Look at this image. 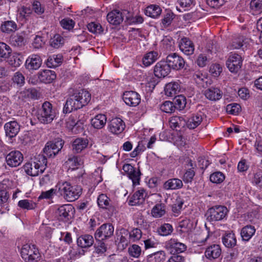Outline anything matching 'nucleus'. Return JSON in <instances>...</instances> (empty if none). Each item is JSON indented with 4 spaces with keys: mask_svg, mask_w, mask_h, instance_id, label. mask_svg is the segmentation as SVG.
Instances as JSON below:
<instances>
[{
    "mask_svg": "<svg viewBox=\"0 0 262 262\" xmlns=\"http://www.w3.org/2000/svg\"><path fill=\"white\" fill-rule=\"evenodd\" d=\"M91 99V94L85 90L75 92L67 100L63 112L69 113L86 105Z\"/></svg>",
    "mask_w": 262,
    "mask_h": 262,
    "instance_id": "obj_1",
    "label": "nucleus"
},
{
    "mask_svg": "<svg viewBox=\"0 0 262 262\" xmlns=\"http://www.w3.org/2000/svg\"><path fill=\"white\" fill-rule=\"evenodd\" d=\"M57 192L68 202L77 200L81 195L82 189L80 186L72 185L69 182L61 181L56 185Z\"/></svg>",
    "mask_w": 262,
    "mask_h": 262,
    "instance_id": "obj_2",
    "label": "nucleus"
},
{
    "mask_svg": "<svg viewBox=\"0 0 262 262\" xmlns=\"http://www.w3.org/2000/svg\"><path fill=\"white\" fill-rule=\"evenodd\" d=\"M20 254L25 262H38L41 258L38 249L35 245L30 244H26L22 246Z\"/></svg>",
    "mask_w": 262,
    "mask_h": 262,
    "instance_id": "obj_3",
    "label": "nucleus"
},
{
    "mask_svg": "<svg viewBox=\"0 0 262 262\" xmlns=\"http://www.w3.org/2000/svg\"><path fill=\"white\" fill-rule=\"evenodd\" d=\"M56 116L55 111L53 108L52 105L49 102H45L41 108L38 111L37 118L43 124L51 123Z\"/></svg>",
    "mask_w": 262,
    "mask_h": 262,
    "instance_id": "obj_4",
    "label": "nucleus"
},
{
    "mask_svg": "<svg viewBox=\"0 0 262 262\" xmlns=\"http://www.w3.org/2000/svg\"><path fill=\"white\" fill-rule=\"evenodd\" d=\"M228 212L227 208L224 206H215L207 212L208 220L210 221H220L226 218Z\"/></svg>",
    "mask_w": 262,
    "mask_h": 262,
    "instance_id": "obj_5",
    "label": "nucleus"
},
{
    "mask_svg": "<svg viewBox=\"0 0 262 262\" xmlns=\"http://www.w3.org/2000/svg\"><path fill=\"white\" fill-rule=\"evenodd\" d=\"M242 63L243 58L240 55L234 52L229 53L226 64L231 72L237 73L242 68Z\"/></svg>",
    "mask_w": 262,
    "mask_h": 262,
    "instance_id": "obj_6",
    "label": "nucleus"
},
{
    "mask_svg": "<svg viewBox=\"0 0 262 262\" xmlns=\"http://www.w3.org/2000/svg\"><path fill=\"white\" fill-rule=\"evenodd\" d=\"M63 145V142L61 139L48 142L43 148L44 155L48 158L55 157L62 148Z\"/></svg>",
    "mask_w": 262,
    "mask_h": 262,
    "instance_id": "obj_7",
    "label": "nucleus"
},
{
    "mask_svg": "<svg viewBox=\"0 0 262 262\" xmlns=\"http://www.w3.org/2000/svg\"><path fill=\"white\" fill-rule=\"evenodd\" d=\"M74 212V208L71 204H65L56 209L55 215L59 221H67L71 217Z\"/></svg>",
    "mask_w": 262,
    "mask_h": 262,
    "instance_id": "obj_8",
    "label": "nucleus"
},
{
    "mask_svg": "<svg viewBox=\"0 0 262 262\" xmlns=\"http://www.w3.org/2000/svg\"><path fill=\"white\" fill-rule=\"evenodd\" d=\"M114 230V227L112 224H104L96 230L95 238L98 241L105 239L113 234Z\"/></svg>",
    "mask_w": 262,
    "mask_h": 262,
    "instance_id": "obj_9",
    "label": "nucleus"
},
{
    "mask_svg": "<svg viewBox=\"0 0 262 262\" xmlns=\"http://www.w3.org/2000/svg\"><path fill=\"white\" fill-rule=\"evenodd\" d=\"M166 62L169 68L175 70L183 69L185 65L184 59L176 53H172L166 57Z\"/></svg>",
    "mask_w": 262,
    "mask_h": 262,
    "instance_id": "obj_10",
    "label": "nucleus"
},
{
    "mask_svg": "<svg viewBox=\"0 0 262 262\" xmlns=\"http://www.w3.org/2000/svg\"><path fill=\"white\" fill-rule=\"evenodd\" d=\"M165 247L170 253H182L187 248L184 244L179 242L177 239L172 238L165 242Z\"/></svg>",
    "mask_w": 262,
    "mask_h": 262,
    "instance_id": "obj_11",
    "label": "nucleus"
},
{
    "mask_svg": "<svg viewBox=\"0 0 262 262\" xmlns=\"http://www.w3.org/2000/svg\"><path fill=\"white\" fill-rule=\"evenodd\" d=\"M24 157L18 150H13L10 152L6 157L7 164L11 167L19 166L23 162Z\"/></svg>",
    "mask_w": 262,
    "mask_h": 262,
    "instance_id": "obj_12",
    "label": "nucleus"
},
{
    "mask_svg": "<svg viewBox=\"0 0 262 262\" xmlns=\"http://www.w3.org/2000/svg\"><path fill=\"white\" fill-rule=\"evenodd\" d=\"M123 100L129 106H136L141 101L140 95L135 91H126L123 93Z\"/></svg>",
    "mask_w": 262,
    "mask_h": 262,
    "instance_id": "obj_13",
    "label": "nucleus"
},
{
    "mask_svg": "<svg viewBox=\"0 0 262 262\" xmlns=\"http://www.w3.org/2000/svg\"><path fill=\"white\" fill-rule=\"evenodd\" d=\"M108 129L112 134L119 135L125 127V123L119 118L112 119L108 124Z\"/></svg>",
    "mask_w": 262,
    "mask_h": 262,
    "instance_id": "obj_14",
    "label": "nucleus"
},
{
    "mask_svg": "<svg viewBox=\"0 0 262 262\" xmlns=\"http://www.w3.org/2000/svg\"><path fill=\"white\" fill-rule=\"evenodd\" d=\"M171 69L166 61H160L155 66L154 74L157 77H165L170 72Z\"/></svg>",
    "mask_w": 262,
    "mask_h": 262,
    "instance_id": "obj_15",
    "label": "nucleus"
},
{
    "mask_svg": "<svg viewBox=\"0 0 262 262\" xmlns=\"http://www.w3.org/2000/svg\"><path fill=\"white\" fill-rule=\"evenodd\" d=\"M6 135L9 138L15 137L20 130V125L16 121L7 122L4 125Z\"/></svg>",
    "mask_w": 262,
    "mask_h": 262,
    "instance_id": "obj_16",
    "label": "nucleus"
},
{
    "mask_svg": "<svg viewBox=\"0 0 262 262\" xmlns=\"http://www.w3.org/2000/svg\"><path fill=\"white\" fill-rule=\"evenodd\" d=\"M180 50L185 55H192L194 50L193 43L188 38L183 37L179 42Z\"/></svg>",
    "mask_w": 262,
    "mask_h": 262,
    "instance_id": "obj_17",
    "label": "nucleus"
},
{
    "mask_svg": "<svg viewBox=\"0 0 262 262\" xmlns=\"http://www.w3.org/2000/svg\"><path fill=\"white\" fill-rule=\"evenodd\" d=\"M147 196V193L143 188H140L136 191L130 198L129 204L132 206L143 204Z\"/></svg>",
    "mask_w": 262,
    "mask_h": 262,
    "instance_id": "obj_18",
    "label": "nucleus"
},
{
    "mask_svg": "<svg viewBox=\"0 0 262 262\" xmlns=\"http://www.w3.org/2000/svg\"><path fill=\"white\" fill-rule=\"evenodd\" d=\"M204 94L207 99L216 101L221 99L223 92L220 89L212 86L206 90Z\"/></svg>",
    "mask_w": 262,
    "mask_h": 262,
    "instance_id": "obj_19",
    "label": "nucleus"
},
{
    "mask_svg": "<svg viewBox=\"0 0 262 262\" xmlns=\"http://www.w3.org/2000/svg\"><path fill=\"white\" fill-rule=\"evenodd\" d=\"M41 63L42 60L37 54L30 55L26 61V68L29 70H37L40 68Z\"/></svg>",
    "mask_w": 262,
    "mask_h": 262,
    "instance_id": "obj_20",
    "label": "nucleus"
},
{
    "mask_svg": "<svg viewBox=\"0 0 262 262\" xmlns=\"http://www.w3.org/2000/svg\"><path fill=\"white\" fill-rule=\"evenodd\" d=\"M165 95L168 97H175L181 91L180 82L173 81L167 83L165 86Z\"/></svg>",
    "mask_w": 262,
    "mask_h": 262,
    "instance_id": "obj_21",
    "label": "nucleus"
},
{
    "mask_svg": "<svg viewBox=\"0 0 262 262\" xmlns=\"http://www.w3.org/2000/svg\"><path fill=\"white\" fill-rule=\"evenodd\" d=\"M106 18L110 24L115 26L120 25L123 20L122 12L118 10L110 12L106 16Z\"/></svg>",
    "mask_w": 262,
    "mask_h": 262,
    "instance_id": "obj_22",
    "label": "nucleus"
},
{
    "mask_svg": "<svg viewBox=\"0 0 262 262\" xmlns=\"http://www.w3.org/2000/svg\"><path fill=\"white\" fill-rule=\"evenodd\" d=\"M222 252L221 248L219 245L214 244L208 247L205 251V254L209 260L215 259L219 257Z\"/></svg>",
    "mask_w": 262,
    "mask_h": 262,
    "instance_id": "obj_23",
    "label": "nucleus"
},
{
    "mask_svg": "<svg viewBox=\"0 0 262 262\" xmlns=\"http://www.w3.org/2000/svg\"><path fill=\"white\" fill-rule=\"evenodd\" d=\"M203 117L204 115L202 113L193 114L186 121L185 125L190 129H194L201 123Z\"/></svg>",
    "mask_w": 262,
    "mask_h": 262,
    "instance_id": "obj_24",
    "label": "nucleus"
},
{
    "mask_svg": "<svg viewBox=\"0 0 262 262\" xmlns=\"http://www.w3.org/2000/svg\"><path fill=\"white\" fill-rule=\"evenodd\" d=\"M56 75L54 71L45 70L38 73V79L45 83H50L56 79Z\"/></svg>",
    "mask_w": 262,
    "mask_h": 262,
    "instance_id": "obj_25",
    "label": "nucleus"
},
{
    "mask_svg": "<svg viewBox=\"0 0 262 262\" xmlns=\"http://www.w3.org/2000/svg\"><path fill=\"white\" fill-rule=\"evenodd\" d=\"M246 39L243 35L239 34L235 35L228 45V48L230 50L239 49L244 45V43L246 42Z\"/></svg>",
    "mask_w": 262,
    "mask_h": 262,
    "instance_id": "obj_26",
    "label": "nucleus"
},
{
    "mask_svg": "<svg viewBox=\"0 0 262 262\" xmlns=\"http://www.w3.org/2000/svg\"><path fill=\"white\" fill-rule=\"evenodd\" d=\"M77 244L82 248H89L94 244L93 237L89 234L82 235L77 238Z\"/></svg>",
    "mask_w": 262,
    "mask_h": 262,
    "instance_id": "obj_27",
    "label": "nucleus"
},
{
    "mask_svg": "<svg viewBox=\"0 0 262 262\" xmlns=\"http://www.w3.org/2000/svg\"><path fill=\"white\" fill-rule=\"evenodd\" d=\"M159 57L157 51H150L146 53L142 58V63L146 67H149L154 63Z\"/></svg>",
    "mask_w": 262,
    "mask_h": 262,
    "instance_id": "obj_28",
    "label": "nucleus"
},
{
    "mask_svg": "<svg viewBox=\"0 0 262 262\" xmlns=\"http://www.w3.org/2000/svg\"><path fill=\"white\" fill-rule=\"evenodd\" d=\"M145 14L153 18H158L162 13V9L157 5H150L145 10Z\"/></svg>",
    "mask_w": 262,
    "mask_h": 262,
    "instance_id": "obj_29",
    "label": "nucleus"
},
{
    "mask_svg": "<svg viewBox=\"0 0 262 262\" xmlns=\"http://www.w3.org/2000/svg\"><path fill=\"white\" fill-rule=\"evenodd\" d=\"M193 222L189 219L185 218L179 223L178 229L181 233H188L193 229Z\"/></svg>",
    "mask_w": 262,
    "mask_h": 262,
    "instance_id": "obj_30",
    "label": "nucleus"
},
{
    "mask_svg": "<svg viewBox=\"0 0 262 262\" xmlns=\"http://www.w3.org/2000/svg\"><path fill=\"white\" fill-rule=\"evenodd\" d=\"M111 201L110 198L105 194H100L97 199V203L98 206L103 209H106L108 210H113L114 206L111 203Z\"/></svg>",
    "mask_w": 262,
    "mask_h": 262,
    "instance_id": "obj_31",
    "label": "nucleus"
},
{
    "mask_svg": "<svg viewBox=\"0 0 262 262\" xmlns=\"http://www.w3.org/2000/svg\"><path fill=\"white\" fill-rule=\"evenodd\" d=\"M106 119L105 115L98 114L91 119V124L95 128L101 129L106 124Z\"/></svg>",
    "mask_w": 262,
    "mask_h": 262,
    "instance_id": "obj_32",
    "label": "nucleus"
},
{
    "mask_svg": "<svg viewBox=\"0 0 262 262\" xmlns=\"http://www.w3.org/2000/svg\"><path fill=\"white\" fill-rule=\"evenodd\" d=\"M88 140L83 138H77L72 143V149L74 152L80 153L88 145Z\"/></svg>",
    "mask_w": 262,
    "mask_h": 262,
    "instance_id": "obj_33",
    "label": "nucleus"
},
{
    "mask_svg": "<svg viewBox=\"0 0 262 262\" xmlns=\"http://www.w3.org/2000/svg\"><path fill=\"white\" fill-rule=\"evenodd\" d=\"M182 181L179 179H170L166 181L163 185L164 188L166 190L179 189L182 187Z\"/></svg>",
    "mask_w": 262,
    "mask_h": 262,
    "instance_id": "obj_34",
    "label": "nucleus"
},
{
    "mask_svg": "<svg viewBox=\"0 0 262 262\" xmlns=\"http://www.w3.org/2000/svg\"><path fill=\"white\" fill-rule=\"evenodd\" d=\"M222 242L226 247H233L236 244V239L235 234L232 232L226 233L222 237Z\"/></svg>",
    "mask_w": 262,
    "mask_h": 262,
    "instance_id": "obj_35",
    "label": "nucleus"
},
{
    "mask_svg": "<svg viewBox=\"0 0 262 262\" xmlns=\"http://www.w3.org/2000/svg\"><path fill=\"white\" fill-rule=\"evenodd\" d=\"M174 17L175 14L171 10H166L165 13L163 14V18L161 19V27L163 28H166L170 26Z\"/></svg>",
    "mask_w": 262,
    "mask_h": 262,
    "instance_id": "obj_36",
    "label": "nucleus"
},
{
    "mask_svg": "<svg viewBox=\"0 0 262 262\" xmlns=\"http://www.w3.org/2000/svg\"><path fill=\"white\" fill-rule=\"evenodd\" d=\"M25 172L30 176L35 177L42 173L40 171V169L38 168L37 165L33 163H27L24 166Z\"/></svg>",
    "mask_w": 262,
    "mask_h": 262,
    "instance_id": "obj_37",
    "label": "nucleus"
},
{
    "mask_svg": "<svg viewBox=\"0 0 262 262\" xmlns=\"http://www.w3.org/2000/svg\"><path fill=\"white\" fill-rule=\"evenodd\" d=\"M255 228L251 225H247L243 227L241 234L244 241H248L255 233Z\"/></svg>",
    "mask_w": 262,
    "mask_h": 262,
    "instance_id": "obj_38",
    "label": "nucleus"
},
{
    "mask_svg": "<svg viewBox=\"0 0 262 262\" xmlns=\"http://www.w3.org/2000/svg\"><path fill=\"white\" fill-rule=\"evenodd\" d=\"M62 60L63 57L62 55H53L48 57L46 64L50 68H56L62 63Z\"/></svg>",
    "mask_w": 262,
    "mask_h": 262,
    "instance_id": "obj_39",
    "label": "nucleus"
},
{
    "mask_svg": "<svg viewBox=\"0 0 262 262\" xmlns=\"http://www.w3.org/2000/svg\"><path fill=\"white\" fill-rule=\"evenodd\" d=\"M170 127L172 129L183 127L185 125L186 120L182 117L173 116L169 120Z\"/></svg>",
    "mask_w": 262,
    "mask_h": 262,
    "instance_id": "obj_40",
    "label": "nucleus"
},
{
    "mask_svg": "<svg viewBox=\"0 0 262 262\" xmlns=\"http://www.w3.org/2000/svg\"><path fill=\"white\" fill-rule=\"evenodd\" d=\"M20 97L24 99H37L38 97V93L33 88L25 89L20 92Z\"/></svg>",
    "mask_w": 262,
    "mask_h": 262,
    "instance_id": "obj_41",
    "label": "nucleus"
},
{
    "mask_svg": "<svg viewBox=\"0 0 262 262\" xmlns=\"http://www.w3.org/2000/svg\"><path fill=\"white\" fill-rule=\"evenodd\" d=\"M193 78L196 83L201 86L205 87L208 85L209 79L208 76L202 73L198 72H195L193 75Z\"/></svg>",
    "mask_w": 262,
    "mask_h": 262,
    "instance_id": "obj_42",
    "label": "nucleus"
},
{
    "mask_svg": "<svg viewBox=\"0 0 262 262\" xmlns=\"http://www.w3.org/2000/svg\"><path fill=\"white\" fill-rule=\"evenodd\" d=\"M16 24L13 20H8L4 22L1 26V29L3 32L10 33L17 30Z\"/></svg>",
    "mask_w": 262,
    "mask_h": 262,
    "instance_id": "obj_43",
    "label": "nucleus"
},
{
    "mask_svg": "<svg viewBox=\"0 0 262 262\" xmlns=\"http://www.w3.org/2000/svg\"><path fill=\"white\" fill-rule=\"evenodd\" d=\"M165 212V205L164 204L159 203L154 206L151 213L154 217L158 218L163 216Z\"/></svg>",
    "mask_w": 262,
    "mask_h": 262,
    "instance_id": "obj_44",
    "label": "nucleus"
},
{
    "mask_svg": "<svg viewBox=\"0 0 262 262\" xmlns=\"http://www.w3.org/2000/svg\"><path fill=\"white\" fill-rule=\"evenodd\" d=\"M250 12L253 15L262 12V0H252L250 3Z\"/></svg>",
    "mask_w": 262,
    "mask_h": 262,
    "instance_id": "obj_45",
    "label": "nucleus"
},
{
    "mask_svg": "<svg viewBox=\"0 0 262 262\" xmlns=\"http://www.w3.org/2000/svg\"><path fill=\"white\" fill-rule=\"evenodd\" d=\"M33 163H35L37 168L40 169V171L43 172L46 168L47 164L46 157L43 155H39L35 158Z\"/></svg>",
    "mask_w": 262,
    "mask_h": 262,
    "instance_id": "obj_46",
    "label": "nucleus"
},
{
    "mask_svg": "<svg viewBox=\"0 0 262 262\" xmlns=\"http://www.w3.org/2000/svg\"><path fill=\"white\" fill-rule=\"evenodd\" d=\"M166 254L164 251H159L148 256V262H162L165 259Z\"/></svg>",
    "mask_w": 262,
    "mask_h": 262,
    "instance_id": "obj_47",
    "label": "nucleus"
},
{
    "mask_svg": "<svg viewBox=\"0 0 262 262\" xmlns=\"http://www.w3.org/2000/svg\"><path fill=\"white\" fill-rule=\"evenodd\" d=\"M18 206L22 209L32 210L36 208V204L32 200H21L18 202Z\"/></svg>",
    "mask_w": 262,
    "mask_h": 262,
    "instance_id": "obj_48",
    "label": "nucleus"
},
{
    "mask_svg": "<svg viewBox=\"0 0 262 262\" xmlns=\"http://www.w3.org/2000/svg\"><path fill=\"white\" fill-rule=\"evenodd\" d=\"M173 227L168 223H165L162 225L157 229L158 234L161 236H167L172 232Z\"/></svg>",
    "mask_w": 262,
    "mask_h": 262,
    "instance_id": "obj_49",
    "label": "nucleus"
},
{
    "mask_svg": "<svg viewBox=\"0 0 262 262\" xmlns=\"http://www.w3.org/2000/svg\"><path fill=\"white\" fill-rule=\"evenodd\" d=\"M10 47L6 43L0 42V57L4 59L8 58L11 54Z\"/></svg>",
    "mask_w": 262,
    "mask_h": 262,
    "instance_id": "obj_50",
    "label": "nucleus"
},
{
    "mask_svg": "<svg viewBox=\"0 0 262 262\" xmlns=\"http://www.w3.org/2000/svg\"><path fill=\"white\" fill-rule=\"evenodd\" d=\"M64 42V38L59 34H56L51 39L50 45L52 47L57 49L61 47Z\"/></svg>",
    "mask_w": 262,
    "mask_h": 262,
    "instance_id": "obj_51",
    "label": "nucleus"
},
{
    "mask_svg": "<svg viewBox=\"0 0 262 262\" xmlns=\"http://www.w3.org/2000/svg\"><path fill=\"white\" fill-rule=\"evenodd\" d=\"M162 45L168 51H173L174 48V41L170 36H165L162 40Z\"/></svg>",
    "mask_w": 262,
    "mask_h": 262,
    "instance_id": "obj_52",
    "label": "nucleus"
},
{
    "mask_svg": "<svg viewBox=\"0 0 262 262\" xmlns=\"http://www.w3.org/2000/svg\"><path fill=\"white\" fill-rule=\"evenodd\" d=\"M184 204L183 200L180 196H176L175 202L172 206V210L173 213L179 214L182 209Z\"/></svg>",
    "mask_w": 262,
    "mask_h": 262,
    "instance_id": "obj_53",
    "label": "nucleus"
},
{
    "mask_svg": "<svg viewBox=\"0 0 262 262\" xmlns=\"http://www.w3.org/2000/svg\"><path fill=\"white\" fill-rule=\"evenodd\" d=\"M11 44L15 47H22L25 45L24 37L20 34H16L10 38Z\"/></svg>",
    "mask_w": 262,
    "mask_h": 262,
    "instance_id": "obj_54",
    "label": "nucleus"
},
{
    "mask_svg": "<svg viewBox=\"0 0 262 262\" xmlns=\"http://www.w3.org/2000/svg\"><path fill=\"white\" fill-rule=\"evenodd\" d=\"M66 164L69 166V169H76L80 165L79 158L77 156H72L69 158Z\"/></svg>",
    "mask_w": 262,
    "mask_h": 262,
    "instance_id": "obj_55",
    "label": "nucleus"
},
{
    "mask_svg": "<svg viewBox=\"0 0 262 262\" xmlns=\"http://www.w3.org/2000/svg\"><path fill=\"white\" fill-rule=\"evenodd\" d=\"M87 28L90 32L94 34H99L103 32L102 27L99 23L95 22L90 23L87 25Z\"/></svg>",
    "mask_w": 262,
    "mask_h": 262,
    "instance_id": "obj_56",
    "label": "nucleus"
},
{
    "mask_svg": "<svg viewBox=\"0 0 262 262\" xmlns=\"http://www.w3.org/2000/svg\"><path fill=\"white\" fill-rule=\"evenodd\" d=\"M127 176L129 179L132 180L133 185H137L139 184L141 176V172L139 170L136 169L135 168Z\"/></svg>",
    "mask_w": 262,
    "mask_h": 262,
    "instance_id": "obj_57",
    "label": "nucleus"
},
{
    "mask_svg": "<svg viewBox=\"0 0 262 262\" xmlns=\"http://www.w3.org/2000/svg\"><path fill=\"white\" fill-rule=\"evenodd\" d=\"M225 177L221 172H215L210 176V180L213 183L220 184L224 181Z\"/></svg>",
    "mask_w": 262,
    "mask_h": 262,
    "instance_id": "obj_58",
    "label": "nucleus"
},
{
    "mask_svg": "<svg viewBox=\"0 0 262 262\" xmlns=\"http://www.w3.org/2000/svg\"><path fill=\"white\" fill-rule=\"evenodd\" d=\"M57 192V189L51 188V189L41 192L38 196L39 200L41 199H52Z\"/></svg>",
    "mask_w": 262,
    "mask_h": 262,
    "instance_id": "obj_59",
    "label": "nucleus"
},
{
    "mask_svg": "<svg viewBox=\"0 0 262 262\" xmlns=\"http://www.w3.org/2000/svg\"><path fill=\"white\" fill-rule=\"evenodd\" d=\"M9 198V195L6 190H0V206L5 207L7 210H9L8 208V200Z\"/></svg>",
    "mask_w": 262,
    "mask_h": 262,
    "instance_id": "obj_60",
    "label": "nucleus"
},
{
    "mask_svg": "<svg viewBox=\"0 0 262 262\" xmlns=\"http://www.w3.org/2000/svg\"><path fill=\"white\" fill-rule=\"evenodd\" d=\"M174 103L178 108L183 110L185 107L186 99L183 95H178L174 97Z\"/></svg>",
    "mask_w": 262,
    "mask_h": 262,
    "instance_id": "obj_61",
    "label": "nucleus"
},
{
    "mask_svg": "<svg viewBox=\"0 0 262 262\" xmlns=\"http://www.w3.org/2000/svg\"><path fill=\"white\" fill-rule=\"evenodd\" d=\"M176 107L173 103L169 101H165L160 106L161 110L166 113H171L174 111Z\"/></svg>",
    "mask_w": 262,
    "mask_h": 262,
    "instance_id": "obj_62",
    "label": "nucleus"
},
{
    "mask_svg": "<svg viewBox=\"0 0 262 262\" xmlns=\"http://www.w3.org/2000/svg\"><path fill=\"white\" fill-rule=\"evenodd\" d=\"M241 107L237 103H231L226 106L227 112L231 115H237L241 111Z\"/></svg>",
    "mask_w": 262,
    "mask_h": 262,
    "instance_id": "obj_63",
    "label": "nucleus"
},
{
    "mask_svg": "<svg viewBox=\"0 0 262 262\" xmlns=\"http://www.w3.org/2000/svg\"><path fill=\"white\" fill-rule=\"evenodd\" d=\"M60 24L63 29L70 30L74 28L75 22L72 19L65 18L60 21Z\"/></svg>",
    "mask_w": 262,
    "mask_h": 262,
    "instance_id": "obj_64",
    "label": "nucleus"
}]
</instances>
